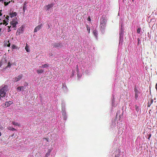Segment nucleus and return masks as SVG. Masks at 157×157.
<instances>
[{
	"label": "nucleus",
	"instance_id": "nucleus-1",
	"mask_svg": "<svg viewBox=\"0 0 157 157\" xmlns=\"http://www.w3.org/2000/svg\"><path fill=\"white\" fill-rule=\"evenodd\" d=\"M8 90V86H4L0 90V96L1 97H5L6 96V93Z\"/></svg>",
	"mask_w": 157,
	"mask_h": 157
},
{
	"label": "nucleus",
	"instance_id": "nucleus-2",
	"mask_svg": "<svg viewBox=\"0 0 157 157\" xmlns=\"http://www.w3.org/2000/svg\"><path fill=\"white\" fill-rule=\"evenodd\" d=\"M106 21L105 19H102L100 21V28L102 29H104L106 26Z\"/></svg>",
	"mask_w": 157,
	"mask_h": 157
},
{
	"label": "nucleus",
	"instance_id": "nucleus-3",
	"mask_svg": "<svg viewBox=\"0 0 157 157\" xmlns=\"http://www.w3.org/2000/svg\"><path fill=\"white\" fill-rule=\"evenodd\" d=\"M134 91L135 92V98L136 100L138 99V94H140V92L139 90H138L136 88H135Z\"/></svg>",
	"mask_w": 157,
	"mask_h": 157
},
{
	"label": "nucleus",
	"instance_id": "nucleus-4",
	"mask_svg": "<svg viewBox=\"0 0 157 157\" xmlns=\"http://www.w3.org/2000/svg\"><path fill=\"white\" fill-rule=\"evenodd\" d=\"M23 76V75H17V77H15L14 78H13V80L15 82H16V81H19V80H20L21 79V78Z\"/></svg>",
	"mask_w": 157,
	"mask_h": 157
},
{
	"label": "nucleus",
	"instance_id": "nucleus-5",
	"mask_svg": "<svg viewBox=\"0 0 157 157\" xmlns=\"http://www.w3.org/2000/svg\"><path fill=\"white\" fill-rule=\"evenodd\" d=\"M53 4H48L47 5H46L44 6V8L46 10H48L49 9H50V8H51L52 7H53Z\"/></svg>",
	"mask_w": 157,
	"mask_h": 157
},
{
	"label": "nucleus",
	"instance_id": "nucleus-6",
	"mask_svg": "<svg viewBox=\"0 0 157 157\" xmlns=\"http://www.w3.org/2000/svg\"><path fill=\"white\" fill-rule=\"evenodd\" d=\"M18 24V22L16 20L14 21V20H13L12 21H11L10 22V24L12 25V27L13 28H15L16 27L17 24Z\"/></svg>",
	"mask_w": 157,
	"mask_h": 157
},
{
	"label": "nucleus",
	"instance_id": "nucleus-7",
	"mask_svg": "<svg viewBox=\"0 0 157 157\" xmlns=\"http://www.w3.org/2000/svg\"><path fill=\"white\" fill-rule=\"evenodd\" d=\"M42 24H40V25H38V26H36V27L35 28L34 30V32H37L38 30H40V29H41L42 27Z\"/></svg>",
	"mask_w": 157,
	"mask_h": 157
},
{
	"label": "nucleus",
	"instance_id": "nucleus-8",
	"mask_svg": "<svg viewBox=\"0 0 157 157\" xmlns=\"http://www.w3.org/2000/svg\"><path fill=\"white\" fill-rule=\"evenodd\" d=\"M62 113L63 117V119L65 120H67V116L65 110H62Z\"/></svg>",
	"mask_w": 157,
	"mask_h": 157
},
{
	"label": "nucleus",
	"instance_id": "nucleus-9",
	"mask_svg": "<svg viewBox=\"0 0 157 157\" xmlns=\"http://www.w3.org/2000/svg\"><path fill=\"white\" fill-rule=\"evenodd\" d=\"M16 15H17V13L16 12H12L9 13V15L11 17H15Z\"/></svg>",
	"mask_w": 157,
	"mask_h": 157
},
{
	"label": "nucleus",
	"instance_id": "nucleus-10",
	"mask_svg": "<svg viewBox=\"0 0 157 157\" xmlns=\"http://www.w3.org/2000/svg\"><path fill=\"white\" fill-rule=\"evenodd\" d=\"M53 47L57 48V47H59L60 45V44L59 43H55L52 44Z\"/></svg>",
	"mask_w": 157,
	"mask_h": 157
},
{
	"label": "nucleus",
	"instance_id": "nucleus-11",
	"mask_svg": "<svg viewBox=\"0 0 157 157\" xmlns=\"http://www.w3.org/2000/svg\"><path fill=\"white\" fill-rule=\"evenodd\" d=\"M36 72L38 74H41L44 72V70L42 69H38L36 70Z\"/></svg>",
	"mask_w": 157,
	"mask_h": 157
},
{
	"label": "nucleus",
	"instance_id": "nucleus-12",
	"mask_svg": "<svg viewBox=\"0 0 157 157\" xmlns=\"http://www.w3.org/2000/svg\"><path fill=\"white\" fill-rule=\"evenodd\" d=\"M12 64H15V65H16V64L15 63H12V64H11L10 62H9L8 63V65L6 67H10L11 65H12Z\"/></svg>",
	"mask_w": 157,
	"mask_h": 157
},
{
	"label": "nucleus",
	"instance_id": "nucleus-13",
	"mask_svg": "<svg viewBox=\"0 0 157 157\" xmlns=\"http://www.w3.org/2000/svg\"><path fill=\"white\" fill-rule=\"evenodd\" d=\"M24 87L23 86H18L17 88V89H19L20 90L24 91Z\"/></svg>",
	"mask_w": 157,
	"mask_h": 157
},
{
	"label": "nucleus",
	"instance_id": "nucleus-14",
	"mask_svg": "<svg viewBox=\"0 0 157 157\" xmlns=\"http://www.w3.org/2000/svg\"><path fill=\"white\" fill-rule=\"evenodd\" d=\"M93 33L94 36H95L96 37H97L98 36V32L97 30H94L93 31Z\"/></svg>",
	"mask_w": 157,
	"mask_h": 157
},
{
	"label": "nucleus",
	"instance_id": "nucleus-15",
	"mask_svg": "<svg viewBox=\"0 0 157 157\" xmlns=\"http://www.w3.org/2000/svg\"><path fill=\"white\" fill-rule=\"evenodd\" d=\"M8 129L10 130H12V131H14V130H16V129L14 128H12V127H11V126H9L8 127Z\"/></svg>",
	"mask_w": 157,
	"mask_h": 157
},
{
	"label": "nucleus",
	"instance_id": "nucleus-16",
	"mask_svg": "<svg viewBox=\"0 0 157 157\" xmlns=\"http://www.w3.org/2000/svg\"><path fill=\"white\" fill-rule=\"evenodd\" d=\"M48 67H49V65L48 64H44V65H42L41 66H40V67L42 68Z\"/></svg>",
	"mask_w": 157,
	"mask_h": 157
},
{
	"label": "nucleus",
	"instance_id": "nucleus-17",
	"mask_svg": "<svg viewBox=\"0 0 157 157\" xmlns=\"http://www.w3.org/2000/svg\"><path fill=\"white\" fill-rule=\"evenodd\" d=\"M25 49L27 52H29L30 50L29 49V46H28L27 44H26V45L25 46Z\"/></svg>",
	"mask_w": 157,
	"mask_h": 157
},
{
	"label": "nucleus",
	"instance_id": "nucleus-18",
	"mask_svg": "<svg viewBox=\"0 0 157 157\" xmlns=\"http://www.w3.org/2000/svg\"><path fill=\"white\" fill-rule=\"evenodd\" d=\"M10 106V104L9 103V101H6L5 103L4 106L5 107H7L9 106Z\"/></svg>",
	"mask_w": 157,
	"mask_h": 157
},
{
	"label": "nucleus",
	"instance_id": "nucleus-19",
	"mask_svg": "<svg viewBox=\"0 0 157 157\" xmlns=\"http://www.w3.org/2000/svg\"><path fill=\"white\" fill-rule=\"evenodd\" d=\"M27 8V6L25 3L24 4V5L23 6V10L24 12L25 11V9H26Z\"/></svg>",
	"mask_w": 157,
	"mask_h": 157
},
{
	"label": "nucleus",
	"instance_id": "nucleus-20",
	"mask_svg": "<svg viewBox=\"0 0 157 157\" xmlns=\"http://www.w3.org/2000/svg\"><path fill=\"white\" fill-rule=\"evenodd\" d=\"M153 102V100L152 99L151 100L150 102H148V103H147V105H148L147 106L148 107L150 106L151 104V103H152Z\"/></svg>",
	"mask_w": 157,
	"mask_h": 157
},
{
	"label": "nucleus",
	"instance_id": "nucleus-21",
	"mask_svg": "<svg viewBox=\"0 0 157 157\" xmlns=\"http://www.w3.org/2000/svg\"><path fill=\"white\" fill-rule=\"evenodd\" d=\"M86 27L87 28V31L89 33H90V26H88V25H86Z\"/></svg>",
	"mask_w": 157,
	"mask_h": 157
},
{
	"label": "nucleus",
	"instance_id": "nucleus-22",
	"mask_svg": "<svg viewBox=\"0 0 157 157\" xmlns=\"http://www.w3.org/2000/svg\"><path fill=\"white\" fill-rule=\"evenodd\" d=\"M12 123L13 125H15L20 126V124H18V123L15 122V121H12Z\"/></svg>",
	"mask_w": 157,
	"mask_h": 157
},
{
	"label": "nucleus",
	"instance_id": "nucleus-23",
	"mask_svg": "<svg viewBox=\"0 0 157 157\" xmlns=\"http://www.w3.org/2000/svg\"><path fill=\"white\" fill-rule=\"evenodd\" d=\"M135 109H136V110L137 112H138V111H139L140 110V109L139 108V106H138V105H135Z\"/></svg>",
	"mask_w": 157,
	"mask_h": 157
},
{
	"label": "nucleus",
	"instance_id": "nucleus-24",
	"mask_svg": "<svg viewBox=\"0 0 157 157\" xmlns=\"http://www.w3.org/2000/svg\"><path fill=\"white\" fill-rule=\"evenodd\" d=\"M147 139H150L151 136V132H148L147 133Z\"/></svg>",
	"mask_w": 157,
	"mask_h": 157
},
{
	"label": "nucleus",
	"instance_id": "nucleus-25",
	"mask_svg": "<svg viewBox=\"0 0 157 157\" xmlns=\"http://www.w3.org/2000/svg\"><path fill=\"white\" fill-rule=\"evenodd\" d=\"M141 31V29L140 28H138L137 30V33H140Z\"/></svg>",
	"mask_w": 157,
	"mask_h": 157
},
{
	"label": "nucleus",
	"instance_id": "nucleus-26",
	"mask_svg": "<svg viewBox=\"0 0 157 157\" xmlns=\"http://www.w3.org/2000/svg\"><path fill=\"white\" fill-rule=\"evenodd\" d=\"M10 1H9V2H4V5L7 6L8 5L9 3L10 2Z\"/></svg>",
	"mask_w": 157,
	"mask_h": 157
},
{
	"label": "nucleus",
	"instance_id": "nucleus-27",
	"mask_svg": "<svg viewBox=\"0 0 157 157\" xmlns=\"http://www.w3.org/2000/svg\"><path fill=\"white\" fill-rule=\"evenodd\" d=\"M12 48L13 49H14V48H17L15 45H13L12 46Z\"/></svg>",
	"mask_w": 157,
	"mask_h": 157
},
{
	"label": "nucleus",
	"instance_id": "nucleus-28",
	"mask_svg": "<svg viewBox=\"0 0 157 157\" xmlns=\"http://www.w3.org/2000/svg\"><path fill=\"white\" fill-rule=\"evenodd\" d=\"M6 22L5 21V20H4L3 21V22L2 23L4 25H5V24H6Z\"/></svg>",
	"mask_w": 157,
	"mask_h": 157
},
{
	"label": "nucleus",
	"instance_id": "nucleus-29",
	"mask_svg": "<svg viewBox=\"0 0 157 157\" xmlns=\"http://www.w3.org/2000/svg\"><path fill=\"white\" fill-rule=\"evenodd\" d=\"M9 106H10V104H12V103H13V102L12 101H9Z\"/></svg>",
	"mask_w": 157,
	"mask_h": 157
},
{
	"label": "nucleus",
	"instance_id": "nucleus-30",
	"mask_svg": "<svg viewBox=\"0 0 157 157\" xmlns=\"http://www.w3.org/2000/svg\"><path fill=\"white\" fill-rule=\"evenodd\" d=\"M11 26H10V27H9V26H8L9 29L8 32H10V31H11V30H10V27H11Z\"/></svg>",
	"mask_w": 157,
	"mask_h": 157
},
{
	"label": "nucleus",
	"instance_id": "nucleus-31",
	"mask_svg": "<svg viewBox=\"0 0 157 157\" xmlns=\"http://www.w3.org/2000/svg\"><path fill=\"white\" fill-rule=\"evenodd\" d=\"M137 40H138V44H139V42L140 41V38H137Z\"/></svg>",
	"mask_w": 157,
	"mask_h": 157
},
{
	"label": "nucleus",
	"instance_id": "nucleus-32",
	"mask_svg": "<svg viewBox=\"0 0 157 157\" xmlns=\"http://www.w3.org/2000/svg\"><path fill=\"white\" fill-rule=\"evenodd\" d=\"M91 19L89 17L87 19V20L88 21H90Z\"/></svg>",
	"mask_w": 157,
	"mask_h": 157
},
{
	"label": "nucleus",
	"instance_id": "nucleus-33",
	"mask_svg": "<svg viewBox=\"0 0 157 157\" xmlns=\"http://www.w3.org/2000/svg\"><path fill=\"white\" fill-rule=\"evenodd\" d=\"M8 42H9V43H8V44H7V46H9H9H10V43H9V41H8Z\"/></svg>",
	"mask_w": 157,
	"mask_h": 157
},
{
	"label": "nucleus",
	"instance_id": "nucleus-34",
	"mask_svg": "<svg viewBox=\"0 0 157 157\" xmlns=\"http://www.w3.org/2000/svg\"><path fill=\"white\" fill-rule=\"evenodd\" d=\"M9 16H6V18L8 20H9Z\"/></svg>",
	"mask_w": 157,
	"mask_h": 157
},
{
	"label": "nucleus",
	"instance_id": "nucleus-35",
	"mask_svg": "<svg viewBox=\"0 0 157 157\" xmlns=\"http://www.w3.org/2000/svg\"><path fill=\"white\" fill-rule=\"evenodd\" d=\"M155 88L156 89V90L157 91V83H156L155 85Z\"/></svg>",
	"mask_w": 157,
	"mask_h": 157
},
{
	"label": "nucleus",
	"instance_id": "nucleus-36",
	"mask_svg": "<svg viewBox=\"0 0 157 157\" xmlns=\"http://www.w3.org/2000/svg\"><path fill=\"white\" fill-rule=\"evenodd\" d=\"M77 70L78 71V65H77Z\"/></svg>",
	"mask_w": 157,
	"mask_h": 157
},
{
	"label": "nucleus",
	"instance_id": "nucleus-37",
	"mask_svg": "<svg viewBox=\"0 0 157 157\" xmlns=\"http://www.w3.org/2000/svg\"><path fill=\"white\" fill-rule=\"evenodd\" d=\"M119 155H115V157H118L119 156Z\"/></svg>",
	"mask_w": 157,
	"mask_h": 157
},
{
	"label": "nucleus",
	"instance_id": "nucleus-38",
	"mask_svg": "<svg viewBox=\"0 0 157 157\" xmlns=\"http://www.w3.org/2000/svg\"><path fill=\"white\" fill-rule=\"evenodd\" d=\"M0 20H1L0 19ZM2 22H1V23L0 21V25H2Z\"/></svg>",
	"mask_w": 157,
	"mask_h": 157
},
{
	"label": "nucleus",
	"instance_id": "nucleus-39",
	"mask_svg": "<svg viewBox=\"0 0 157 157\" xmlns=\"http://www.w3.org/2000/svg\"><path fill=\"white\" fill-rule=\"evenodd\" d=\"M1 135H2V133H1V132H0V136H1Z\"/></svg>",
	"mask_w": 157,
	"mask_h": 157
},
{
	"label": "nucleus",
	"instance_id": "nucleus-40",
	"mask_svg": "<svg viewBox=\"0 0 157 157\" xmlns=\"http://www.w3.org/2000/svg\"><path fill=\"white\" fill-rule=\"evenodd\" d=\"M3 0H0V2H1V1H3Z\"/></svg>",
	"mask_w": 157,
	"mask_h": 157
},
{
	"label": "nucleus",
	"instance_id": "nucleus-41",
	"mask_svg": "<svg viewBox=\"0 0 157 157\" xmlns=\"http://www.w3.org/2000/svg\"><path fill=\"white\" fill-rule=\"evenodd\" d=\"M18 32V30H17V32Z\"/></svg>",
	"mask_w": 157,
	"mask_h": 157
},
{
	"label": "nucleus",
	"instance_id": "nucleus-42",
	"mask_svg": "<svg viewBox=\"0 0 157 157\" xmlns=\"http://www.w3.org/2000/svg\"><path fill=\"white\" fill-rule=\"evenodd\" d=\"M132 2H134V0H132Z\"/></svg>",
	"mask_w": 157,
	"mask_h": 157
},
{
	"label": "nucleus",
	"instance_id": "nucleus-43",
	"mask_svg": "<svg viewBox=\"0 0 157 157\" xmlns=\"http://www.w3.org/2000/svg\"><path fill=\"white\" fill-rule=\"evenodd\" d=\"M46 139L47 140H48L47 139Z\"/></svg>",
	"mask_w": 157,
	"mask_h": 157
},
{
	"label": "nucleus",
	"instance_id": "nucleus-44",
	"mask_svg": "<svg viewBox=\"0 0 157 157\" xmlns=\"http://www.w3.org/2000/svg\"><path fill=\"white\" fill-rule=\"evenodd\" d=\"M1 97H0V99H1Z\"/></svg>",
	"mask_w": 157,
	"mask_h": 157
}]
</instances>
